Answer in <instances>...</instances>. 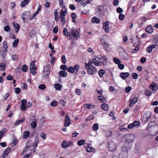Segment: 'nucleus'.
<instances>
[{
    "label": "nucleus",
    "instance_id": "aec40b11",
    "mask_svg": "<svg viewBox=\"0 0 158 158\" xmlns=\"http://www.w3.org/2000/svg\"><path fill=\"white\" fill-rule=\"evenodd\" d=\"M84 107L85 108L90 109L95 108V106L94 105L91 104H85L84 105Z\"/></svg>",
    "mask_w": 158,
    "mask_h": 158
},
{
    "label": "nucleus",
    "instance_id": "c85d7f7f",
    "mask_svg": "<svg viewBox=\"0 0 158 158\" xmlns=\"http://www.w3.org/2000/svg\"><path fill=\"white\" fill-rule=\"evenodd\" d=\"M55 89L57 90H60L62 89V85L59 83H56L54 85Z\"/></svg>",
    "mask_w": 158,
    "mask_h": 158
},
{
    "label": "nucleus",
    "instance_id": "20e7f679",
    "mask_svg": "<svg viewBox=\"0 0 158 158\" xmlns=\"http://www.w3.org/2000/svg\"><path fill=\"white\" fill-rule=\"evenodd\" d=\"M149 88L153 91H155V92H154V93H155L158 89V86L156 84V82H153L149 86Z\"/></svg>",
    "mask_w": 158,
    "mask_h": 158
},
{
    "label": "nucleus",
    "instance_id": "603ef678",
    "mask_svg": "<svg viewBox=\"0 0 158 158\" xmlns=\"http://www.w3.org/2000/svg\"><path fill=\"white\" fill-rule=\"evenodd\" d=\"M19 59V56L18 54L13 55L12 57V59L13 60H16Z\"/></svg>",
    "mask_w": 158,
    "mask_h": 158
},
{
    "label": "nucleus",
    "instance_id": "2eb2a0df",
    "mask_svg": "<svg viewBox=\"0 0 158 158\" xmlns=\"http://www.w3.org/2000/svg\"><path fill=\"white\" fill-rule=\"evenodd\" d=\"M156 47V46L154 44L149 45L147 48V51L148 53H150L152 51V49Z\"/></svg>",
    "mask_w": 158,
    "mask_h": 158
},
{
    "label": "nucleus",
    "instance_id": "412c9836",
    "mask_svg": "<svg viewBox=\"0 0 158 158\" xmlns=\"http://www.w3.org/2000/svg\"><path fill=\"white\" fill-rule=\"evenodd\" d=\"M92 23H99L100 22V20L96 17H94L91 19Z\"/></svg>",
    "mask_w": 158,
    "mask_h": 158
},
{
    "label": "nucleus",
    "instance_id": "f257e3e1",
    "mask_svg": "<svg viewBox=\"0 0 158 158\" xmlns=\"http://www.w3.org/2000/svg\"><path fill=\"white\" fill-rule=\"evenodd\" d=\"M133 143V139H126L121 148L119 156L122 158H127L128 151L131 149Z\"/></svg>",
    "mask_w": 158,
    "mask_h": 158
},
{
    "label": "nucleus",
    "instance_id": "6e6552de",
    "mask_svg": "<svg viewBox=\"0 0 158 158\" xmlns=\"http://www.w3.org/2000/svg\"><path fill=\"white\" fill-rule=\"evenodd\" d=\"M22 19L25 22V20L26 18V16L29 17L31 16V13L30 11H27L23 13L22 14Z\"/></svg>",
    "mask_w": 158,
    "mask_h": 158
},
{
    "label": "nucleus",
    "instance_id": "a211bd4d",
    "mask_svg": "<svg viewBox=\"0 0 158 158\" xmlns=\"http://www.w3.org/2000/svg\"><path fill=\"white\" fill-rule=\"evenodd\" d=\"M86 69L87 70L88 73L89 75H93L94 73L95 74L97 73H95L94 70L91 69L89 67H87V68H86Z\"/></svg>",
    "mask_w": 158,
    "mask_h": 158
},
{
    "label": "nucleus",
    "instance_id": "37998d69",
    "mask_svg": "<svg viewBox=\"0 0 158 158\" xmlns=\"http://www.w3.org/2000/svg\"><path fill=\"white\" fill-rule=\"evenodd\" d=\"M85 141L84 139H81L77 142V144L79 146H81L85 143Z\"/></svg>",
    "mask_w": 158,
    "mask_h": 158
},
{
    "label": "nucleus",
    "instance_id": "423d86ee",
    "mask_svg": "<svg viewBox=\"0 0 158 158\" xmlns=\"http://www.w3.org/2000/svg\"><path fill=\"white\" fill-rule=\"evenodd\" d=\"M70 124V121L69 115L66 114L65 119V122L64 124V126L65 127L69 126Z\"/></svg>",
    "mask_w": 158,
    "mask_h": 158
},
{
    "label": "nucleus",
    "instance_id": "9d476101",
    "mask_svg": "<svg viewBox=\"0 0 158 158\" xmlns=\"http://www.w3.org/2000/svg\"><path fill=\"white\" fill-rule=\"evenodd\" d=\"M98 60L100 62L102 63L103 65H105L107 61V59L104 56L99 58Z\"/></svg>",
    "mask_w": 158,
    "mask_h": 158
},
{
    "label": "nucleus",
    "instance_id": "58836bf2",
    "mask_svg": "<svg viewBox=\"0 0 158 158\" xmlns=\"http://www.w3.org/2000/svg\"><path fill=\"white\" fill-rule=\"evenodd\" d=\"M98 128V125L97 123H94L92 127V130L93 131H97Z\"/></svg>",
    "mask_w": 158,
    "mask_h": 158
},
{
    "label": "nucleus",
    "instance_id": "f8f14e48",
    "mask_svg": "<svg viewBox=\"0 0 158 158\" xmlns=\"http://www.w3.org/2000/svg\"><path fill=\"white\" fill-rule=\"evenodd\" d=\"M2 48L4 49V52H6L7 51V49L8 48V46L7 42L6 41H3L2 42Z\"/></svg>",
    "mask_w": 158,
    "mask_h": 158
},
{
    "label": "nucleus",
    "instance_id": "5fc2aeb1",
    "mask_svg": "<svg viewBox=\"0 0 158 158\" xmlns=\"http://www.w3.org/2000/svg\"><path fill=\"white\" fill-rule=\"evenodd\" d=\"M132 89L131 87L129 86H127V87H126L125 90V92L127 93H128Z\"/></svg>",
    "mask_w": 158,
    "mask_h": 158
},
{
    "label": "nucleus",
    "instance_id": "6ab92c4d",
    "mask_svg": "<svg viewBox=\"0 0 158 158\" xmlns=\"http://www.w3.org/2000/svg\"><path fill=\"white\" fill-rule=\"evenodd\" d=\"M14 27H15V31L16 33H18L20 29V26L19 24L18 23H15L14 22H13Z\"/></svg>",
    "mask_w": 158,
    "mask_h": 158
},
{
    "label": "nucleus",
    "instance_id": "e433bc0d",
    "mask_svg": "<svg viewBox=\"0 0 158 158\" xmlns=\"http://www.w3.org/2000/svg\"><path fill=\"white\" fill-rule=\"evenodd\" d=\"M19 42V39H16L13 42V47L14 48L16 47Z\"/></svg>",
    "mask_w": 158,
    "mask_h": 158
},
{
    "label": "nucleus",
    "instance_id": "f03ea898",
    "mask_svg": "<svg viewBox=\"0 0 158 158\" xmlns=\"http://www.w3.org/2000/svg\"><path fill=\"white\" fill-rule=\"evenodd\" d=\"M50 65L49 64L47 65L45 67H44L43 72L44 74L43 75V77L47 79H48L49 77L50 74V71L48 68L49 67Z\"/></svg>",
    "mask_w": 158,
    "mask_h": 158
},
{
    "label": "nucleus",
    "instance_id": "a878e982",
    "mask_svg": "<svg viewBox=\"0 0 158 158\" xmlns=\"http://www.w3.org/2000/svg\"><path fill=\"white\" fill-rule=\"evenodd\" d=\"M90 2H91V1H89L88 0H82L81 4L83 7H85L87 4Z\"/></svg>",
    "mask_w": 158,
    "mask_h": 158
},
{
    "label": "nucleus",
    "instance_id": "6e6d98bb",
    "mask_svg": "<svg viewBox=\"0 0 158 158\" xmlns=\"http://www.w3.org/2000/svg\"><path fill=\"white\" fill-rule=\"evenodd\" d=\"M94 148L89 147H88L86 148L87 152H93L94 151Z\"/></svg>",
    "mask_w": 158,
    "mask_h": 158
},
{
    "label": "nucleus",
    "instance_id": "72a5a7b5",
    "mask_svg": "<svg viewBox=\"0 0 158 158\" xmlns=\"http://www.w3.org/2000/svg\"><path fill=\"white\" fill-rule=\"evenodd\" d=\"M59 18L60 19L61 24H64L66 22V19L64 17L59 16Z\"/></svg>",
    "mask_w": 158,
    "mask_h": 158
},
{
    "label": "nucleus",
    "instance_id": "c756f323",
    "mask_svg": "<svg viewBox=\"0 0 158 158\" xmlns=\"http://www.w3.org/2000/svg\"><path fill=\"white\" fill-rule=\"evenodd\" d=\"M99 100L101 102L103 103L104 102V100H105V102H106V98L104 96L100 95L98 96Z\"/></svg>",
    "mask_w": 158,
    "mask_h": 158
},
{
    "label": "nucleus",
    "instance_id": "3c124183",
    "mask_svg": "<svg viewBox=\"0 0 158 158\" xmlns=\"http://www.w3.org/2000/svg\"><path fill=\"white\" fill-rule=\"evenodd\" d=\"M38 88L40 89L44 90L46 89V86L44 84H42L38 86Z\"/></svg>",
    "mask_w": 158,
    "mask_h": 158
},
{
    "label": "nucleus",
    "instance_id": "774afa93",
    "mask_svg": "<svg viewBox=\"0 0 158 158\" xmlns=\"http://www.w3.org/2000/svg\"><path fill=\"white\" fill-rule=\"evenodd\" d=\"M138 77V75L136 73H133L132 74V78L134 79H137Z\"/></svg>",
    "mask_w": 158,
    "mask_h": 158
},
{
    "label": "nucleus",
    "instance_id": "09e8293b",
    "mask_svg": "<svg viewBox=\"0 0 158 158\" xmlns=\"http://www.w3.org/2000/svg\"><path fill=\"white\" fill-rule=\"evenodd\" d=\"M144 92L145 95L148 97L150 96L152 94L151 91L147 89L145 90Z\"/></svg>",
    "mask_w": 158,
    "mask_h": 158
},
{
    "label": "nucleus",
    "instance_id": "79ce46f5",
    "mask_svg": "<svg viewBox=\"0 0 158 158\" xmlns=\"http://www.w3.org/2000/svg\"><path fill=\"white\" fill-rule=\"evenodd\" d=\"M11 148H7L5 150L3 153L7 155L11 152Z\"/></svg>",
    "mask_w": 158,
    "mask_h": 158
},
{
    "label": "nucleus",
    "instance_id": "bf43d9fd",
    "mask_svg": "<svg viewBox=\"0 0 158 158\" xmlns=\"http://www.w3.org/2000/svg\"><path fill=\"white\" fill-rule=\"evenodd\" d=\"M50 105L52 106H56L57 105V102L56 101H53L51 103Z\"/></svg>",
    "mask_w": 158,
    "mask_h": 158
},
{
    "label": "nucleus",
    "instance_id": "69168bd1",
    "mask_svg": "<svg viewBox=\"0 0 158 158\" xmlns=\"http://www.w3.org/2000/svg\"><path fill=\"white\" fill-rule=\"evenodd\" d=\"M30 35L32 37V35H34L36 34L35 31L34 29H33L30 32Z\"/></svg>",
    "mask_w": 158,
    "mask_h": 158
},
{
    "label": "nucleus",
    "instance_id": "1a4fd4ad",
    "mask_svg": "<svg viewBox=\"0 0 158 158\" xmlns=\"http://www.w3.org/2000/svg\"><path fill=\"white\" fill-rule=\"evenodd\" d=\"M102 45L103 46L105 50L107 52H109V50L108 49L109 47V44L105 41L102 42L101 41Z\"/></svg>",
    "mask_w": 158,
    "mask_h": 158
},
{
    "label": "nucleus",
    "instance_id": "4c0bfd02",
    "mask_svg": "<svg viewBox=\"0 0 158 158\" xmlns=\"http://www.w3.org/2000/svg\"><path fill=\"white\" fill-rule=\"evenodd\" d=\"M6 65V64L5 62L2 63L0 65V70H2L1 68L2 69V71H4L5 69V67Z\"/></svg>",
    "mask_w": 158,
    "mask_h": 158
},
{
    "label": "nucleus",
    "instance_id": "4d7b16f0",
    "mask_svg": "<svg viewBox=\"0 0 158 158\" xmlns=\"http://www.w3.org/2000/svg\"><path fill=\"white\" fill-rule=\"evenodd\" d=\"M15 92L16 94H19L21 92V89L19 88H16L14 89Z\"/></svg>",
    "mask_w": 158,
    "mask_h": 158
},
{
    "label": "nucleus",
    "instance_id": "cd10ccee",
    "mask_svg": "<svg viewBox=\"0 0 158 158\" xmlns=\"http://www.w3.org/2000/svg\"><path fill=\"white\" fill-rule=\"evenodd\" d=\"M67 71L71 73H74L75 72V70L74 69V66L73 67L70 66L68 68Z\"/></svg>",
    "mask_w": 158,
    "mask_h": 158
},
{
    "label": "nucleus",
    "instance_id": "393cba45",
    "mask_svg": "<svg viewBox=\"0 0 158 158\" xmlns=\"http://www.w3.org/2000/svg\"><path fill=\"white\" fill-rule=\"evenodd\" d=\"M105 135L107 137L111 136L113 134L111 131L107 130L105 131Z\"/></svg>",
    "mask_w": 158,
    "mask_h": 158
},
{
    "label": "nucleus",
    "instance_id": "473e14b6",
    "mask_svg": "<svg viewBox=\"0 0 158 158\" xmlns=\"http://www.w3.org/2000/svg\"><path fill=\"white\" fill-rule=\"evenodd\" d=\"M105 73V71L103 69H101L98 72V74L100 77H102Z\"/></svg>",
    "mask_w": 158,
    "mask_h": 158
},
{
    "label": "nucleus",
    "instance_id": "5701e85b",
    "mask_svg": "<svg viewBox=\"0 0 158 158\" xmlns=\"http://www.w3.org/2000/svg\"><path fill=\"white\" fill-rule=\"evenodd\" d=\"M59 74L60 76L65 77H66L67 75V72L64 71H60L59 73Z\"/></svg>",
    "mask_w": 158,
    "mask_h": 158
},
{
    "label": "nucleus",
    "instance_id": "0eeeda50",
    "mask_svg": "<svg viewBox=\"0 0 158 158\" xmlns=\"http://www.w3.org/2000/svg\"><path fill=\"white\" fill-rule=\"evenodd\" d=\"M72 143L70 142H67L66 141H64L61 144V146L64 148H66L68 147L72 146Z\"/></svg>",
    "mask_w": 158,
    "mask_h": 158
},
{
    "label": "nucleus",
    "instance_id": "2f4dec72",
    "mask_svg": "<svg viewBox=\"0 0 158 158\" xmlns=\"http://www.w3.org/2000/svg\"><path fill=\"white\" fill-rule=\"evenodd\" d=\"M153 41L155 42L156 46H158V35H154Z\"/></svg>",
    "mask_w": 158,
    "mask_h": 158
},
{
    "label": "nucleus",
    "instance_id": "b1692460",
    "mask_svg": "<svg viewBox=\"0 0 158 158\" xmlns=\"http://www.w3.org/2000/svg\"><path fill=\"white\" fill-rule=\"evenodd\" d=\"M62 8H65V10L64 11H63V9H62L61 11V13L60 14V16H63L64 17L66 15V13L67 12V9L66 8H65V6H63L62 7Z\"/></svg>",
    "mask_w": 158,
    "mask_h": 158
},
{
    "label": "nucleus",
    "instance_id": "13d9d810",
    "mask_svg": "<svg viewBox=\"0 0 158 158\" xmlns=\"http://www.w3.org/2000/svg\"><path fill=\"white\" fill-rule=\"evenodd\" d=\"M41 10V5L39 4L38 6V8L37 9V11L35 12V13L38 15L40 11Z\"/></svg>",
    "mask_w": 158,
    "mask_h": 158
},
{
    "label": "nucleus",
    "instance_id": "39448f33",
    "mask_svg": "<svg viewBox=\"0 0 158 158\" xmlns=\"http://www.w3.org/2000/svg\"><path fill=\"white\" fill-rule=\"evenodd\" d=\"M109 23L108 21H106L105 22H103L102 23V28L106 33H108L109 31Z\"/></svg>",
    "mask_w": 158,
    "mask_h": 158
},
{
    "label": "nucleus",
    "instance_id": "8fccbe9b",
    "mask_svg": "<svg viewBox=\"0 0 158 158\" xmlns=\"http://www.w3.org/2000/svg\"><path fill=\"white\" fill-rule=\"evenodd\" d=\"M151 115V113L150 112H148V113L145 114V116L146 117V122H147L148 121V119L150 118Z\"/></svg>",
    "mask_w": 158,
    "mask_h": 158
},
{
    "label": "nucleus",
    "instance_id": "c03bdc74",
    "mask_svg": "<svg viewBox=\"0 0 158 158\" xmlns=\"http://www.w3.org/2000/svg\"><path fill=\"white\" fill-rule=\"evenodd\" d=\"M79 68L80 66L79 64H77L74 65V69L75 70V72H76L74 73V74H76L77 73L78 71Z\"/></svg>",
    "mask_w": 158,
    "mask_h": 158
},
{
    "label": "nucleus",
    "instance_id": "c9c22d12",
    "mask_svg": "<svg viewBox=\"0 0 158 158\" xmlns=\"http://www.w3.org/2000/svg\"><path fill=\"white\" fill-rule=\"evenodd\" d=\"M6 129H3L0 131V139H1L3 136L4 134L6 131Z\"/></svg>",
    "mask_w": 158,
    "mask_h": 158
},
{
    "label": "nucleus",
    "instance_id": "7c9ffc66",
    "mask_svg": "<svg viewBox=\"0 0 158 158\" xmlns=\"http://www.w3.org/2000/svg\"><path fill=\"white\" fill-rule=\"evenodd\" d=\"M24 118H22L21 119H19L16 121L15 123V126H17L19 124L23 123L24 121Z\"/></svg>",
    "mask_w": 158,
    "mask_h": 158
},
{
    "label": "nucleus",
    "instance_id": "0e129e2a",
    "mask_svg": "<svg viewBox=\"0 0 158 158\" xmlns=\"http://www.w3.org/2000/svg\"><path fill=\"white\" fill-rule=\"evenodd\" d=\"M60 69H61L64 70V71L66 70H67L68 69L67 66L65 65H62L60 67Z\"/></svg>",
    "mask_w": 158,
    "mask_h": 158
},
{
    "label": "nucleus",
    "instance_id": "f3484780",
    "mask_svg": "<svg viewBox=\"0 0 158 158\" xmlns=\"http://www.w3.org/2000/svg\"><path fill=\"white\" fill-rule=\"evenodd\" d=\"M73 31L72 35L75 39H77V38L79 37L78 35H79L78 32L75 30L74 29H73Z\"/></svg>",
    "mask_w": 158,
    "mask_h": 158
},
{
    "label": "nucleus",
    "instance_id": "a19ab883",
    "mask_svg": "<svg viewBox=\"0 0 158 158\" xmlns=\"http://www.w3.org/2000/svg\"><path fill=\"white\" fill-rule=\"evenodd\" d=\"M147 18L144 16H142L141 17V22L140 23V24H144L145 22L147 20Z\"/></svg>",
    "mask_w": 158,
    "mask_h": 158
},
{
    "label": "nucleus",
    "instance_id": "052dcab7",
    "mask_svg": "<svg viewBox=\"0 0 158 158\" xmlns=\"http://www.w3.org/2000/svg\"><path fill=\"white\" fill-rule=\"evenodd\" d=\"M28 3L26 1L24 2V1H23L21 3L20 6L21 7H23L26 6Z\"/></svg>",
    "mask_w": 158,
    "mask_h": 158
},
{
    "label": "nucleus",
    "instance_id": "dca6fc26",
    "mask_svg": "<svg viewBox=\"0 0 158 158\" xmlns=\"http://www.w3.org/2000/svg\"><path fill=\"white\" fill-rule=\"evenodd\" d=\"M39 142V139L37 136H36L35 139V141L32 145V146L34 147L35 149L37 147Z\"/></svg>",
    "mask_w": 158,
    "mask_h": 158
},
{
    "label": "nucleus",
    "instance_id": "f704fd0d",
    "mask_svg": "<svg viewBox=\"0 0 158 158\" xmlns=\"http://www.w3.org/2000/svg\"><path fill=\"white\" fill-rule=\"evenodd\" d=\"M23 71L24 72H27L28 70V67L27 65L25 64L23 65L22 68Z\"/></svg>",
    "mask_w": 158,
    "mask_h": 158
},
{
    "label": "nucleus",
    "instance_id": "de8ad7c7",
    "mask_svg": "<svg viewBox=\"0 0 158 158\" xmlns=\"http://www.w3.org/2000/svg\"><path fill=\"white\" fill-rule=\"evenodd\" d=\"M113 61L116 64H118L121 62L120 60L116 57H114L113 59Z\"/></svg>",
    "mask_w": 158,
    "mask_h": 158
},
{
    "label": "nucleus",
    "instance_id": "e2e57ef3",
    "mask_svg": "<svg viewBox=\"0 0 158 158\" xmlns=\"http://www.w3.org/2000/svg\"><path fill=\"white\" fill-rule=\"evenodd\" d=\"M4 30L8 32L10 30V27L9 25H7L4 27Z\"/></svg>",
    "mask_w": 158,
    "mask_h": 158
},
{
    "label": "nucleus",
    "instance_id": "4be33fe9",
    "mask_svg": "<svg viewBox=\"0 0 158 158\" xmlns=\"http://www.w3.org/2000/svg\"><path fill=\"white\" fill-rule=\"evenodd\" d=\"M109 107V105L107 103H103L101 106V108L105 110H108Z\"/></svg>",
    "mask_w": 158,
    "mask_h": 158
},
{
    "label": "nucleus",
    "instance_id": "4468645a",
    "mask_svg": "<svg viewBox=\"0 0 158 158\" xmlns=\"http://www.w3.org/2000/svg\"><path fill=\"white\" fill-rule=\"evenodd\" d=\"M37 67L35 66L32 67H31V66H30V72L32 75H35V74L37 72L36 71V69H37Z\"/></svg>",
    "mask_w": 158,
    "mask_h": 158
},
{
    "label": "nucleus",
    "instance_id": "ea45409f",
    "mask_svg": "<svg viewBox=\"0 0 158 158\" xmlns=\"http://www.w3.org/2000/svg\"><path fill=\"white\" fill-rule=\"evenodd\" d=\"M138 99V98L137 97H135L132 98L130 100V102H131V103H136Z\"/></svg>",
    "mask_w": 158,
    "mask_h": 158
},
{
    "label": "nucleus",
    "instance_id": "9b49d317",
    "mask_svg": "<svg viewBox=\"0 0 158 158\" xmlns=\"http://www.w3.org/2000/svg\"><path fill=\"white\" fill-rule=\"evenodd\" d=\"M129 75V73L128 72H122L120 73V76L124 80L127 77H128Z\"/></svg>",
    "mask_w": 158,
    "mask_h": 158
},
{
    "label": "nucleus",
    "instance_id": "338daca9",
    "mask_svg": "<svg viewBox=\"0 0 158 158\" xmlns=\"http://www.w3.org/2000/svg\"><path fill=\"white\" fill-rule=\"evenodd\" d=\"M140 49V48L138 46H137L134 49H133L132 50V52H131V53H135L137 51L139 50Z\"/></svg>",
    "mask_w": 158,
    "mask_h": 158
},
{
    "label": "nucleus",
    "instance_id": "49530a36",
    "mask_svg": "<svg viewBox=\"0 0 158 158\" xmlns=\"http://www.w3.org/2000/svg\"><path fill=\"white\" fill-rule=\"evenodd\" d=\"M37 123L35 121H33L31 123V126L33 128H35L37 126Z\"/></svg>",
    "mask_w": 158,
    "mask_h": 158
},
{
    "label": "nucleus",
    "instance_id": "864d4df0",
    "mask_svg": "<svg viewBox=\"0 0 158 158\" xmlns=\"http://www.w3.org/2000/svg\"><path fill=\"white\" fill-rule=\"evenodd\" d=\"M133 123H134L135 127H138L140 126V122L139 121H134L133 122Z\"/></svg>",
    "mask_w": 158,
    "mask_h": 158
},
{
    "label": "nucleus",
    "instance_id": "7ed1b4c3",
    "mask_svg": "<svg viewBox=\"0 0 158 158\" xmlns=\"http://www.w3.org/2000/svg\"><path fill=\"white\" fill-rule=\"evenodd\" d=\"M108 148L109 150L110 151L113 152L114 151L116 148V145L112 141L108 143Z\"/></svg>",
    "mask_w": 158,
    "mask_h": 158
},
{
    "label": "nucleus",
    "instance_id": "a18cd8bd",
    "mask_svg": "<svg viewBox=\"0 0 158 158\" xmlns=\"http://www.w3.org/2000/svg\"><path fill=\"white\" fill-rule=\"evenodd\" d=\"M21 109L23 111H25L27 109V106H26V104H21Z\"/></svg>",
    "mask_w": 158,
    "mask_h": 158
},
{
    "label": "nucleus",
    "instance_id": "680f3d73",
    "mask_svg": "<svg viewBox=\"0 0 158 158\" xmlns=\"http://www.w3.org/2000/svg\"><path fill=\"white\" fill-rule=\"evenodd\" d=\"M61 59L62 60V62L63 64H65L66 62V60L65 55H63L61 56Z\"/></svg>",
    "mask_w": 158,
    "mask_h": 158
},
{
    "label": "nucleus",
    "instance_id": "ddd939ff",
    "mask_svg": "<svg viewBox=\"0 0 158 158\" xmlns=\"http://www.w3.org/2000/svg\"><path fill=\"white\" fill-rule=\"evenodd\" d=\"M145 31L148 33H151L153 31V29L151 25H148L145 28Z\"/></svg>",
    "mask_w": 158,
    "mask_h": 158
},
{
    "label": "nucleus",
    "instance_id": "bb28decb",
    "mask_svg": "<svg viewBox=\"0 0 158 158\" xmlns=\"http://www.w3.org/2000/svg\"><path fill=\"white\" fill-rule=\"evenodd\" d=\"M30 135L29 131H25L23 133V138L24 139L28 138Z\"/></svg>",
    "mask_w": 158,
    "mask_h": 158
}]
</instances>
